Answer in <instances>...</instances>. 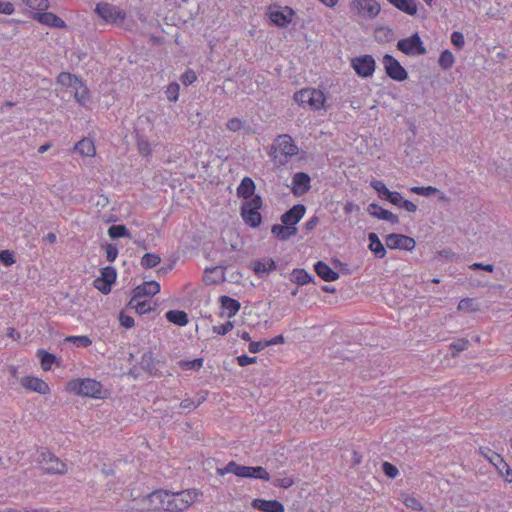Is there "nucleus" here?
Instances as JSON below:
<instances>
[{
	"label": "nucleus",
	"mask_w": 512,
	"mask_h": 512,
	"mask_svg": "<svg viewBox=\"0 0 512 512\" xmlns=\"http://www.w3.org/2000/svg\"><path fill=\"white\" fill-rule=\"evenodd\" d=\"M272 234L281 241H286L297 233L296 227L275 224L271 228Z\"/></svg>",
	"instance_id": "27"
},
{
	"label": "nucleus",
	"mask_w": 512,
	"mask_h": 512,
	"mask_svg": "<svg viewBox=\"0 0 512 512\" xmlns=\"http://www.w3.org/2000/svg\"><path fill=\"white\" fill-rule=\"evenodd\" d=\"M102 384L91 378L74 379L68 382L67 389L77 395L102 398Z\"/></svg>",
	"instance_id": "3"
},
{
	"label": "nucleus",
	"mask_w": 512,
	"mask_h": 512,
	"mask_svg": "<svg viewBox=\"0 0 512 512\" xmlns=\"http://www.w3.org/2000/svg\"><path fill=\"white\" fill-rule=\"evenodd\" d=\"M128 306L140 315L146 314L153 309L149 298H139L134 302V297H131Z\"/></svg>",
	"instance_id": "32"
},
{
	"label": "nucleus",
	"mask_w": 512,
	"mask_h": 512,
	"mask_svg": "<svg viewBox=\"0 0 512 512\" xmlns=\"http://www.w3.org/2000/svg\"><path fill=\"white\" fill-rule=\"evenodd\" d=\"M65 341L73 343L77 347H88L92 344V340L86 335L68 336Z\"/></svg>",
	"instance_id": "43"
},
{
	"label": "nucleus",
	"mask_w": 512,
	"mask_h": 512,
	"mask_svg": "<svg viewBox=\"0 0 512 512\" xmlns=\"http://www.w3.org/2000/svg\"><path fill=\"white\" fill-rule=\"evenodd\" d=\"M0 262L6 267H10L15 264L16 259L14 252L10 250H2L0 252Z\"/></svg>",
	"instance_id": "48"
},
{
	"label": "nucleus",
	"mask_w": 512,
	"mask_h": 512,
	"mask_svg": "<svg viewBox=\"0 0 512 512\" xmlns=\"http://www.w3.org/2000/svg\"><path fill=\"white\" fill-rule=\"evenodd\" d=\"M451 42L458 50L463 49L465 44L464 35L459 31H454L451 35Z\"/></svg>",
	"instance_id": "53"
},
{
	"label": "nucleus",
	"mask_w": 512,
	"mask_h": 512,
	"mask_svg": "<svg viewBox=\"0 0 512 512\" xmlns=\"http://www.w3.org/2000/svg\"><path fill=\"white\" fill-rule=\"evenodd\" d=\"M137 147H138L139 153L142 156H149V155H151L152 149H151V146H150V143H149L148 140H146L144 138H139L137 140Z\"/></svg>",
	"instance_id": "50"
},
{
	"label": "nucleus",
	"mask_w": 512,
	"mask_h": 512,
	"mask_svg": "<svg viewBox=\"0 0 512 512\" xmlns=\"http://www.w3.org/2000/svg\"><path fill=\"white\" fill-rule=\"evenodd\" d=\"M276 269V263L271 258H264L261 260H257L254 262L253 270L254 272L262 276L263 274H268L269 272Z\"/></svg>",
	"instance_id": "30"
},
{
	"label": "nucleus",
	"mask_w": 512,
	"mask_h": 512,
	"mask_svg": "<svg viewBox=\"0 0 512 512\" xmlns=\"http://www.w3.org/2000/svg\"><path fill=\"white\" fill-rule=\"evenodd\" d=\"M455 62V57L453 53L450 50H444L441 52L439 59H438V65L443 70H449L452 68Z\"/></svg>",
	"instance_id": "37"
},
{
	"label": "nucleus",
	"mask_w": 512,
	"mask_h": 512,
	"mask_svg": "<svg viewBox=\"0 0 512 512\" xmlns=\"http://www.w3.org/2000/svg\"><path fill=\"white\" fill-rule=\"evenodd\" d=\"M403 503L405 504L406 507L411 508L415 511L423 510V506L420 503V501L413 496H405L403 499Z\"/></svg>",
	"instance_id": "51"
},
{
	"label": "nucleus",
	"mask_w": 512,
	"mask_h": 512,
	"mask_svg": "<svg viewBox=\"0 0 512 512\" xmlns=\"http://www.w3.org/2000/svg\"><path fill=\"white\" fill-rule=\"evenodd\" d=\"M383 65L386 74L395 81H404L408 77L407 71L403 68L400 62L390 54H385L383 57Z\"/></svg>",
	"instance_id": "12"
},
{
	"label": "nucleus",
	"mask_w": 512,
	"mask_h": 512,
	"mask_svg": "<svg viewBox=\"0 0 512 512\" xmlns=\"http://www.w3.org/2000/svg\"><path fill=\"white\" fill-rule=\"evenodd\" d=\"M255 191V184L249 177H244L237 188V194L239 197L248 199L251 198Z\"/></svg>",
	"instance_id": "34"
},
{
	"label": "nucleus",
	"mask_w": 512,
	"mask_h": 512,
	"mask_svg": "<svg viewBox=\"0 0 512 512\" xmlns=\"http://www.w3.org/2000/svg\"><path fill=\"white\" fill-rule=\"evenodd\" d=\"M312 279V276L305 269H294L291 274V280L298 285L308 284Z\"/></svg>",
	"instance_id": "36"
},
{
	"label": "nucleus",
	"mask_w": 512,
	"mask_h": 512,
	"mask_svg": "<svg viewBox=\"0 0 512 512\" xmlns=\"http://www.w3.org/2000/svg\"><path fill=\"white\" fill-rule=\"evenodd\" d=\"M367 210L370 215L378 219L386 220L392 224H397L399 222V218L397 215L393 214L389 210L382 208L377 203L369 204Z\"/></svg>",
	"instance_id": "22"
},
{
	"label": "nucleus",
	"mask_w": 512,
	"mask_h": 512,
	"mask_svg": "<svg viewBox=\"0 0 512 512\" xmlns=\"http://www.w3.org/2000/svg\"><path fill=\"white\" fill-rule=\"evenodd\" d=\"M293 15V9L286 6L283 10L271 11L270 20L278 27H286L292 22Z\"/></svg>",
	"instance_id": "21"
},
{
	"label": "nucleus",
	"mask_w": 512,
	"mask_h": 512,
	"mask_svg": "<svg viewBox=\"0 0 512 512\" xmlns=\"http://www.w3.org/2000/svg\"><path fill=\"white\" fill-rule=\"evenodd\" d=\"M95 13L110 24L122 23L126 19L125 11L106 2L98 3L95 7Z\"/></svg>",
	"instance_id": "7"
},
{
	"label": "nucleus",
	"mask_w": 512,
	"mask_h": 512,
	"mask_svg": "<svg viewBox=\"0 0 512 512\" xmlns=\"http://www.w3.org/2000/svg\"><path fill=\"white\" fill-rule=\"evenodd\" d=\"M469 341L465 338L458 339L450 344V348L453 350L452 356L455 357L458 353L468 349Z\"/></svg>",
	"instance_id": "47"
},
{
	"label": "nucleus",
	"mask_w": 512,
	"mask_h": 512,
	"mask_svg": "<svg viewBox=\"0 0 512 512\" xmlns=\"http://www.w3.org/2000/svg\"><path fill=\"white\" fill-rule=\"evenodd\" d=\"M386 200H388L391 204L400 207L404 199L401 193L397 191H390L386 197Z\"/></svg>",
	"instance_id": "57"
},
{
	"label": "nucleus",
	"mask_w": 512,
	"mask_h": 512,
	"mask_svg": "<svg viewBox=\"0 0 512 512\" xmlns=\"http://www.w3.org/2000/svg\"><path fill=\"white\" fill-rule=\"evenodd\" d=\"M160 292V284L157 281H146L133 289L134 302L139 298H149Z\"/></svg>",
	"instance_id": "15"
},
{
	"label": "nucleus",
	"mask_w": 512,
	"mask_h": 512,
	"mask_svg": "<svg viewBox=\"0 0 512 512\" xmlns=\"http://www.w3.org/2000/svg\"><path fill=\"white\" fill-rule=\"evenodd\" d=\"M161 261V258L158 254L155 253H146L141 258V266L143 268H154L156 267Z\"/></svg>",
	"instance_id": "40"
},
{
	"label": "nucleus",
	"mask_w": 512,
	"mask_h": 512,
	"mask_svg": "<svg viewBox=\"0 0 512 512\" xmlns=\"http://www.w3.org/2000/svg\"><path fill=\"white\" fill-rule=\"evenodd\" d=\"M75 150L82 156L93 157L95 156L96 149L94 142L91 139L84 138L76 143Z\"/></svg>",
	"instance_id": "33"
},
{
	"label": "nucleus",
	"mask_w": 512,
	"mask_h": 512,
	"mask_svg": "<svg viewBox=\"0 0 512 512\" xmlns=\"http://www.w3.org/2000/svg\"><path fill=\"white\" fill-rule=\"evenodd\" d=\"M317 275L326 282H332L339 278V273L330 268L324 261H318L314 265Z\"/></svg>",
	"instance_id": "23"
},
{
	"label": "nucleus",
	"mask_w": 512,
	"mask_h": 512,
	"mask_svg": "<svg viewBox=\"0 0 512 512\" xmlns=\"http://www.w3.org/2000/svg\"><path fill=\"white\" fill-rule=\"evenodd\" d=\"M293 99L300 106H309L314 111L325 109L326 96L317 88H303L294 93Z\"/></svg>",
	"instance_id": "2"
},
{
	"label": "nucleus",
	"mask_w": 512,
	"mask_h": 512,
	"mask_svg": "<svg viewBox=\"0 0 512 512\" xmlns=\"http://www.w3.org/2000/svg\"><path fill=\"white\" fill-rule=\"evenodd\" d=\"M38 463L46 474L64 475L68 471L67 464L46 448L40 450Z\"/></svg>",
	"instance_id": "4"
},
{
	"label": "nucleus",
	"mask_w": 512,
	"mask_h": 512,
	"mask_svg": "<svg viewBox=\"0 0 512 512\" xmlns=\"http://www.w3.org/2000/svg\"><path fill=\"white\" fill-rule=\"evenodd\" d=\"M385 242L389 249H403L406 251H412L416 245L412 237L396 233L387 235Z\"/></svg>",
	"instance_id": "13"
},
{
	"label": "nucleus",
	"mask_w": 512,
	"mask_h": 512,
	"mask_svg": "<svg viewBox=\"0 0 512 512\" xmlns=\"http://www.w3.org/2000/svg\"><path fill=\"white\" fill-rule=\"evenodd\" d=\"M294 484V479L292 477H284V478H277L273 481V485L275 487L280 488H289Z\"/></svg>",
	"instance_id": "58"
},
{
	"label": "nucleus",
	"mask_w": 512,
	"mask_h": 512,
	"mask_svg": "<svg viewBox=\"0 0 512 512\" xmlns=\"http://www.w3.org/2000/svg\"><path fill=\"white\" fill-rule=\"evenodd\" d=\"M252 507L263 512H284V505L278 500L254 499Z\"/></svg>",
	"instance_id": "20"
},
{
	"label": "nucleus",
	"mask_w": 512,
	"mask_h": 512,
	"mask_svg": "<svg viewBox=\"0 0 512 512\" xmlns=\"http://www.w3.org/2000/svg\"><path fill=\"white\" fill-rule=\"evenodd\" d=\"M157 361L152 352H145L140 360V367L151 376H159L161 373L157 368Z\"/></svg>",
	"instance_id": "25"
},
{
	"label": "nucleus",
	"mask_w": 512,
	"mask_h": 512,
	"mask_svg": "<svg viewBox=\"0 0 512 512\" xmlns=\"http://www.w3.org/2000/svg\"><path fill=\"white\" fill-rule=\"evenodd\" d=\"M201 495L202 492L195 488L179 492L171 491V512H180L188 509Z\"/></svg>",
	"instance_id": "5"
},
{
	"label": "nucleus",
	"mask_w": 512,
	"mask_h": 512,
	"mask_svg": "<svg viewBox=\"0 0 512 512\" xmlns=\"http://www.w3.org/2000/svg\"><path fill=\"white\" fill-rule=\"evenodd\" d=\"M119 321L121 326H123L124 328L129 329L134 326V319L131 316L126 315L124 312L120 313Z\"/></svg>",
	"instance_id": "62"
},
{
	"label": "nucleus",
	"mask_w": 512,
	"mask_h": 512,
	"mask_svg": "<svg viewBox=\"0 0 512 512\" xmlns=\"http://www.w3.org/2000/svg\"><path fill=\"white\" fill-rule=\"evenodd\" d=\"M179 366L184 370H199L203 366V359L181 360Z\"/></svg>",
	"instance_id": "45"
},
{
	"label": "nucleus",
	"mask_w": 512,
	"mask_h": 512,
	"mask_svg": "<svg viewBox=\"0 0 512 512\" xmlns=\"http://www.w3.org/2000/svg\"><path fill=\"white\" fill-rule=\"evenodd\" d=\"M79 78L69 72H61L57 77V82L62 86L73 88L77 84Z\"/></svg>",
	"instance_id": "39"
},
{
	"label": "nucleus",
	"mask_w": 512,
	"mask_h": 512,
	"mask_svg": "<svg viewBox=\"0 0 512 512\" xmlns=\"http://www.w3.org/2000/svg\"><path fill=\"white\" fill-rule=\"evenodd\" d=\"M106 259L109 262L115 261L118 256V248L115 244H106Z\"/></svg>",
	"instance_id": "56"
},
{
	"label": "nucleus",
	"mask_w": 512,
	"mask_h": 512,
	"mask_svg": "<svg viewBox=\"0 0 512 512\" xmlns=\"http://www.w3.org/2000/svg\"><path fill=\"white\" fill-rule=\"evenodd\" d=\"M351 66L362 78L371 77L376 68V62L371 55H362L351 60Z\"/></svg>",
	"instance_id": "11"
},
{
	"label": "nucleus",
	"mask_w": 512,
	"mask_h": 512,
	"mask_svg": "<svg viewBox=\"0 0 512 512\" xmlns=\"http://www.w3.org/2000/svg\"><path fill=\"white\" fill-rule=\"evenodd\" d=\"M101 275L102 277L100 279L110 284H113L117 277L116 270L112 266L104 267L101 270Z\"/></svg>",
	"instance_id": "46"
},
{
	"label": "nucleus",
	"mask_w": 512,
	"mask_h": 512,
	"mask_svg": "<svg viewBox=\"0 0 512 512\" xmlns=\"http://www.w3.org/2000/svg\"><path fill=\"white\" fill-rule=\"evenodd\" d=\"M227 473H232L237 477L241 478H253L260 479L264 481L270 480L269 472L262 466H242L236 463L235 461H230L223 468H217L218 475H225Z\"/></svg>",
	"instance_id": "1"
},
{
	"label": "nucleus",
	"mask_w": 512,
	"mask_h": 512,
	"mask_svg": "<svg viewBox=\"0 0 512 512\" xmlns=\"http://www.w3.org/2000/svg\"><path fill=\"white\" fill-rule=\"evenodd\" d=\"M33 19H35L36 21H38L39 23H41L43 25L53 27V28H66V26H67L65 21L62 18H60L59 16H57L56 14H54L52 12L44 11V12L35 13L33 16Z\"/></svg>",
	"instance_id": "19"
},
{
	"label": "nucleus",
	"mask_w": 512,
	"mask_h": 512,
	"mask_svg": "<svg viewBox=\"0 0 512 512\" xmlns=\"http://www.w3.org/2000/svg\"><path fill=\"white\" fill-rule=\"evenodd\" d=\"M410 192L417 195L430 197L435 195L436 193H439V190L433 186H413L410 188Z\"/></svg>",
	"instance_id": "42"
},
{
	"label": "nucleus",
	"mask_w": 512,
	"mask_h": 512,
	"mask_svg": "<svg viewBox=\"0 0 512 512\" xmlns=\"http://www.w3.org/2000/svg\"><path fill=\"white\" fill-rule=\"evenodd\" d=\"M220 303L222 315L226 314L228 318L235 316L241 307L238 300L225 295L220 297Z\"/></svg>",
	"instance_id": "24"
},
{
	"label": "nucleus",
	"mask_w": 512,
	"mask_h": 512,
	"mask_svg": "<svg viewBox=\"0 0 512 512\" xmlns=\"http://www.w3.org/2000/svg\"><path fill=\"white\" fill-rule=\"evenodd\" d=\"M108 235L113 238L130 237V232L124 225H112L108 229Z\"/></svg>",
	"instance_id": "41"
},
{
	"label": "nucleus",
	"mask_w": 512,
	"mask_h": 512,
	"mask_svg": "<svg viewBox=\"0 0 512 512\" xmlns=\"http://www.w3.org/2000/svg\"><path fill=\"white\" fill-rule=\"evenodd\" d=\"M234 325L231 321H227L224 324L213 326L212 330L218 335H226L233 329Z\"/></svg>",
	"instance_id": "54"
},
{
	"label": "nucleus",
	"mask_w": 512,
	"mask_h": 512,
	"mask_svg": "<svg viewBox=\"0 0 512 512\" xmlns=\"http://www.w3.org/2000/svg\"><path fill=\"white\" fill-rule=\"evenodd\" d=\"M267 347L266 340L264 341H250L249 343V352L258 353Z\"/></svg>",
	"instance_id": "61"
},
{
	"label": "nucleus",
	"mask_w": 512,
	"mask_h": 512,
	"mask_svg": "<svg viewBox=\"0 0 512 512\" xmlns=\"http://www.w3.org/2000/svg\"><path fill=\"white\" fill-rule=\"evenodd\" d=\"M165 316L169 322L178 326H186L189 321L187 313L181 310H169Z\"/></svg>",
	"instance_id": "35"
},
{
	"label": "nucleus",
	"mask_w": 512,
	"mask_h": 512,
	"mask_svg": "<svg viewBox=\"0 0 512 512\" xmlns=\"http://www.w3.org/2000/svg\"><path fill=\"white\" fill-rule=\"evenodd\" d=\"M369 239V249L374 253V255L382 259L386 256V249L382 242L380 241L378 235L376 233H370L368 235Z\"/></svg>",
	"instance_id": "31"
},
{
	"label": "nucleus",
	"mask_w": 512,
	"mask_h": 512,
	"mask_svg": "<svg viewBox=\"0 0 512 512\" xmlns=\"http://www.w3.org/2000/svg\"><path fill=\"white\" fill-rule=\"evenodd\" d=\"M23 3L32 10L46 11L49 8L48 0H23Z\"/></svg>",
	"instance_id": "44"
},
{
	"label": "nucleus",
	"mask_w": 512,
	"mask_h": 512,
	"mask_svg": "<svg viewBox=\"0 0 512 512\" xmlns=\"http://www.w3.org/2000/svg\"><path fill=\"white\" fill-rule=\"evenodd\" d=\"M37 356L41 360V366L43 370L47 371L51 369L52 364L55 362L56 357L55 355L48 353L47 351L43 349H39L37 351Z\"/></svg>",
	"instance_id": "38"
},
{
	"label": "nucleus",
	"mask_w": 512,
	"mask_h": 512,
	"mask_svg": "<svg viewBox=\"0 0 512 512\" xmlns=\"http://www.w3.org/2000/svg\"><path fill=\"white\" fill-rule=\"evenodd\" d=\"M21 384L25 389L37 392L42 395L50 393L49 385L44 380L34 376L23 377Z\"/></svg>",
	"instance_id": "16"
},
{
	"label": "nucleus",
	"mask_w": 512,
	"mask_h": 512,
	"mask_svg": "<svg viewBox=\"0 0 512 512\" xmlns=\"http://www.w3.org/2000/svg\"><path fill=\"white\" fill-rule=\"evenodd\" d=\"M397 49L408 56H419L426 53V48L418 33H414L408 38L400 39L397 42Z\"/></svg>",
	"instance_id": "8"
},
{
	"label": "nucleus",
	"mask_w": 512,
	"mask_h": 512,
	"mask_svg": "<svg viewBox=\"0 0 512 512\" xmlns=\"http://www.w3.org/2000/svg\"><path fill=\"white\" fill-rule=\"evenodd\" d=\"M479 453L495 467L499 475L503 477L506 482H512V469L501 455L488 447H480Z\"/></svg>",
	"instance_id": "6"
},
{
	"label": "nucleus",
	"mask_w": 512,
	"mask_h": 512,
	"mask_svg": "<svg viewBox=\"0 0 512 512\" xmlns=\"http://www.w3.org/2000/svg\"><path fill=\"white\" fill-rule=\"evenodd\" d=\"M171 491L165 489L154 490L147 495V499L154 511L171 512Z\"/></svg>",
	"instance_id": "10"
},
{
	"label": "nucleus",
	"mask_w": 512,
	"mask_h": 512,
	"mask_svg": "<svg viewBox=\"0 0 512 512\" xmlns=\"http://www.w3.org/2000/svg\"><path fill=\"white\" fill-rule=\"evenodd\" d=\"M73 96L75 101L80 106H86L90 101V93L87 86L79 79L76 85L73 86Z\"/></svg>",
	"instance_id": "26"
},
{
	"label": "nucleus",
	"mask_w": 512,
	"mask_h": 512,
	"mask_svg": "<svg viewBox=\"0 0 512 512\" xmlns=\"http://www.w3.org/2000/svg\"><path fill=\"white\" fill-rule=\"evenodd\" d=\"M15 12V7L11 2L0 1V14L12 15Z\"/></svg>",
	"instance_id": "64"
},
{
	"label": "nucleus",
	"mask_w": 512,
	"mask_h": 512,
	"mask_svg": "<svg viewBox=\"0 0 512 512\" xmlns=\"http://www.w3.org/2000/svg\"><path fill=\"white\" fill-rule=\"evenodd\" d=\"M391 5L399 9L400 11L408 14L415 15L418 10V4L416 0H387Z\"/></svg>",
	"instance_id": "28"
},
{
	"label": "nucleus",
	"mask_w": 512,
	"mask_h": 512,
	"mask_svg": "<svg viewBox=\"0 0 512 512\" xmlns=\"http://www.w3.org/2000/svg\"><path fill=\"white\" fill-rule=\"evenodd\" d=\"M180 86L177 83H170L166 89L167 99L171 102H176L179 97Z\"/></svg>",
	"instance_id": "49"
},
{
	"label": "nucleus",
	"mask_w": 512,
	"mask_h": 512,
	"mask_svg": "<svg viewBox=\"0 0 512 512\" xmlns=\"http://www.w3.org/2000/svg\"><path fill=\"white\" fill-rule=\"evenodd\" d=\"M226 127L229 131L237 132L244 127V122L240 118H231L227 121Z\"/></svg>",
	"instance_id": "55"
},
{
	"label": "nucleus",
	"mask_w": 512,
	"mask_h": 512,
	"mask_svg": "<svg viewBox=\"0 0 512 512\" xmlns=\"http://www.w3.org/2000/svg\"><path fill=\"white\" fill-rule=\"evenodd\" d=\"M275 143L280 153L285 158L284 161H281V163H286L289 158L295 156L298 153V146L295 144L292 137L288 134L277 136Z\"/></svg>",
	"instance_id": "14"
},
{
	"label": "nucleus",
	"mask_w": 512,
	"mask_h": 512,
	"mask_svg": "<svg viewBox=\"0 0 512 512\" xmlns=\"http://www.w3.org/2000/svg\"><path fill=\"white\" fill-rule=\"evenodd\" d=\"M382 470L384 474L391 479H394L399 475L398 468L389 462H384L382 464Z\"/></svg>",
	"instance_id": "52"
},
{
	"label": "nucleus",
	"mask_w": 512,
	"mask_h": 512,
	"mask_svg": "<svg viewBox=\"0 0 512 512\" xmlns=\"http://www.w3.org/2000/svg\"><path fill=\"white\" fill-rule=\"evenodd\" d=\"M241 215L246 224L253 228L258 227L261 224L262 216L257 210H252L247 207L241 208Z\"/></svg>",
	"instance_id": "29"
},
{
	"label": "nucleus",
	"mask_w": 512,
	"mask_h": 512,
	"mask_svg": "<svg viewBox=\"0 0 512 512\" xmlns=\"http://www.w3.org/2000/svg\"><path fill=\"white\" fill-rule=\"evenodd\" d=\"M371 186L385 198L389 194L390 190L386 187V185L382 181L375 180L371 183Z\"/></svg>",
	"instance_id": "60"
},
{
	"label": "nucleus",
	"mask_w": 512,
	"mask_h": 512,
	"mask_svg": "<svg viewBox=\"0 0 512 512\" xmlns=\"http://www.w3.org/2000/svg\"><path fill=\"white\" fill-rule=\"evenodd\" d=\"M310 176L304 172H297L292 178V193L301 196L310 190Z\"/></svg>",
	"instance_id": "17"
},
{
	"label": "nucleus",
	"mask_w": 512,
	"mask_h": 512,
	"mask_svg": "<svg viewBox=\"0 0 512 512\" xmlns=\"http://www.w3.org/2000/svg\"><path fill=\"white\" fill-rule=\"evenodd\" d=\"M306 212L303 204H296L281 216V222L284 225L295 227V225L302 219Z\"/></svg>",
	"instance_id": "18"
},
{
	"label": "nucleus",
	"mask_w": 512,
	"mask_h": 512,
	"mask_svg": "<svg viewBox=\"0 0 512 512\" xmlns=\"http://www.w3.org/2000/svg\"><path fill=\"white\" fill-rule=\"evenodd\" d=\"M197 80L196 73L193 70H187L182 76L181 81L185 86L193 84Z\"/></svg>",
	"instance_id": "59"
},
{
	"label": "nucleus",
	"mask_w": 512,
	"mask_h": 512,
	"mask_svg": "<svg viewBox=\"0 0 512 512\" xmlns=\"http://www.w3.org/2000/svg\"><path fill=\"white\" fill-rule=\"evenodd\" d=\"M111 285L110 283H107V282H104L103 280H101L100 278H97L95 281H94V286L99 290L101 291L102 293L104 294H107L111 291Z\"/></svg>",
	"instance_id": "63"
},
{
	"label": "nucleus",
	"mask_w": 512,
	"mask_h": 512,
	"mask_svg": "<svg viewBox=\"0 0 512 512\" xmlns=\"http://www.w3.org/2000/svg\"><path fill=\"white\" fill-rule=\"evenodd\" d=\"M350 10L355 15L372 19L380 13L381 7L376 0H353Z\"/></svg>",
	"instance_id": "9"
}]
</instances>
